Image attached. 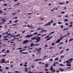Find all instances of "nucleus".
<instances>
[{
    "instance_id": "obj_49",
    "label": "nucleus",
    "mask_w": 73,
    "mask_h": 73,
    "mask_svg": "<svg viewBox=\"0 0 73 73\" xmlns=\"http://www.w3.org/2000/svg\"><path fill=\"white\" fill-rule=\"evenodd\" d=\"M46 34H44L43 35H42L41 36H46Z\"/></svg>"
},
{
    "instance_id": "obj_64",
    "label": "nucleus",
    "mask_w": 73,
    "mask_h": 73,
    "mask_svg": "<svg viewBox=\"0 0 73 73\" xmlns=\"http://www.w3.org/2000/svg\"><path fill=\"white\" fill-rule=\"evenodd\" d=\"M65 13L64 12H61V13H63V14H64V13Z\"/></svg>"
},
{
    "instance_id": "obj_50",
    "label": "nucleus",
    "mask_w": 73,
    "mask_h": 73,
    "mask_svg": "<svg viewBox=\"0 0 73 73\" xmlns=\"http://www.w3.org/2000/svg\"><path fill=\"white\" fill-rule=\"evenodd\" d=\"M44 20V18L42 19H40V20Z\"/></svg>"
},
{
    "instance_id": "obj_25",
    "label": "nucleus",
    "mask_w": 73,
    "mask_h": 73,
    "mask_svg": "<svg viewBox=\"0 0 73 73\" xmlns=\"http://www.w3.org/2000/svg\"><path fill=\"white\" fill-rule=\"evenodd\" d=\"M17 17H15V18H13V19H17Z\"/></svg>"
},
{
    "instance_id": "obj_36",
    "label": "nucleus",
    "mask_w": 73,
    "mask_h": 73,
    "mask_svg": "<svg viewBox=\"0 0 73 73\" xmlns=\"http://www.w3.org/2000/svg\"><path fill=\"white\" fill-rule=\"evenodd\" d=\"M7 4L6 3H5L3 4L4 6H7Z\"/></svg>"
},
{
    "instance_id": "obj_55",
    "label": "nucleus",
    "mask_w": 73,
    "mask_h": 73,
    "mask_svg": "<svg viewBox=\"0 0 73 73\" xmlns=\"http://www.w3.org/2000/svg\"><path fill=\"white\" fill-rule=\"evenodd\" d=\"M7 55V54H5V55H3L2 56H4V57H5V56Z\"/></svg>"
},
{
    "instance_id": "obj_3",
    "label": "nucleus",
    "mask_w": 73,
    "mask_h": 73,
    "mask_svg": "<svg viewBox=\"0 0 73 73\" xmlns=\"http://www.w3.org/2000/svg\"><path fill=\"white\" fill-rule=\"evenodd\" d=\"M53 22V20H52L50 22H49L48 23L46 24V25H44V26H47V25H51V23H52Z\"/></svg>"
},
{
    "instance_id": "obj_41",
    "label": "nucleus",
    "mask_w": 73,
    "mask_h": 73,
    "mask_svg": "<svg viewBox=\"0 0 73 73\" xmlns=\"http://www.w3.org/2000/svg\"><path fill=\"white\" fill-rule=\"evenodd\" d=\"M60 39H59V40H60V41H61V40H62V37H61L60 38Z\"/></svg>"
},
{
    "instance_id": "obj_34",
    "label": "nucleus",
    "mask_w": 73,
    "mask_h": 73,
    "mask_svg": "<svg viewBox=\"0 0 73 73\" xmlns=\"http://www.w3.org/2000/svg\"><path fill=\"white\" fill-rule=\"evenodd\" d=\"M67 36V35H66L65 36L62 37V38H64V37H66Z\"/></svg>"
},
{
    "instance_id": "obj_11",
    "label": "nucleus",
    "mask_w": 73,
    "mask_h": 73,
    "mask_svg": "<svg viewBox=\"0 0 73 73\" xmlns=\"http://www.w3.org/2000/svg\"><path fill=\"white\" fill-rule=\"evenodd\" d=\"M49 65V64H45V65H46V66H45V68H47V67H48V66H47V65Z\"/></svg>"
},
{
    "instance_id": "obj_32",
    "label": "nucleus",
    "mask_w": 73,
    "mask_h": 73,
    "mask_svg": "<svg viewBox=\"0 0 73 73\" xmlns=\"http://www.w3.org/2000/svg\"><path fill=\"white\" fill-rule=\"evenodd\" d=\"M64 21H68V19H65L64 20Z\"/></svg>"
},
{
    "instance_id": "obj_22",
    "label": "nucleus",
    "mask_w": 73,
    "mask_h": 73,
    "mask_svg": "<svg viewBox=\"0 0 73 73\" xmlns=\"http://www.w3.org/2000/svg\"><path fill=\"white\" fill-rule=\"evenodd\" d=\"M16 14H17V13L15 12L14 13H13V14H12V15H16Z\"/></svg>"
},
{
    "instance_id": "obj_8",
    "label": "nucleus",
    "mask_w": 73,
    "mask_h": 73,
    "mask_svg": "<svg viewBox=\"0 0 73 73\" xmlns=\"http://www.w3.org/2000/svg\"><path fill=\"white\" fill-rule=\"evenodd\" d=\"M53 37V36H50V37L47 38V39H46V41H49V40H50L51 38H52Z\"/></svg>"
},
{
    "instance_id": "obj_5",
    "label": "nucleus",
    "mask_w": 73,
    "mask_h": 73,
    "mask_svg": "<svg viewBox=\"0 0 73 73\" xmlns=\"http://www.w3.org/2000/svg\"><path fill=\"white\" fill-rule=\"evenodd\" d=\"M32 36H33V35L31 34L30 35H27L25 36V37L27 38H30V37H32Z\"/></svg>"
},
{
    "instance_id": "obj_60",
    "label": "nucleus",
    "mask_w": 73,
    "mask_h": 73,
    "mask_svg": "<svg viewBox=\"0 0 73 73\" xmlns=\"http://www.w3.org/2000/svg\"><path fill=\"white\" fill-rule=\"evenodd\" d=\"M40 35H41V34H38V35H37V36H40Z\"/></svg>"
},
{
    "instance_id": "obj_10",
    "label": "nucleus",
    "mask_w": 73,
    "mask_h": 73,
    "mask_svg": "<svg viewBox=\"0 0 73 73\" xmlns=\"http://www.w3.org/2000/svg\"><path fill=\"white\" fill-rule=\"evenodd\" d=\"M1 62L0 61L1 63H4L5 62V60H3V59H1Z\"/></svg>"
},
{
    "instance_id": "obj_6",
    "label": "nucleus",
    "mask_w": 73,
    "mask_h": 73,
    "mask_svg": "<svg viewBox=\"0 0 73 73\" xmlns=\"http://www.w3.org/2000/svg\"><path fill=\"white\" fill-rule=\"evenodd\" d=\"M7 18H5V19H3L1 20L2 21H3L2 22V23H5L6 21L7 20Z\"/></svg>"
},
{
    "instance_id": "obj_19",
    "label": "nucleus",
    "mask_w": 73,
    "mask_h": 73,
    "mask_svg": "<svg viewBox=\"0 0 73 73\" xmlns=\"http://www.w3.org/2000/svg\"><path fill=\"white\" fill-rule=\"evenodd\" d=\"M3 13V10H0V13Z\"/></svg>"
},
{
    "instance_id": "obj_18",
    "label": "nucleus",
    "mask_w": 73,
    "mask_h": 73,
    "mask_svg": "<svg viewBox=\"0 0 73 73\" xmlns=\"http://www.w3.org/2000/svg\"><path fill=\"white\" fill-rule=\"evenodd\" d=\"M50 70H51L52 71V70H53V68L52 67L50 68Z\"/></svg>"
},
{
    "instance_id": "obj_1",
    "label": "nucleus",
    "mask_w": 73,
    "mask_h": 73,
    "mask_svg": "<svg viewBox=\"0 0 73 73\" xmlns=\"http://www.w3.org/2000/svg\"><path fill=\"white\" fill-rule=\"evenodd\" d=\"M31 40H35L36 39V41H35V42H39L40 41V39H41V38L40 37H39L38 38H36V36H35L34 37L31 38Z\"/></svg>"
},
{
    "instance_id": "obj_62",
    "label": "nucleus",
    "mask_w": 73,
    "mask_h": 73,
    "mask_svg": "<svg viewBox=\"0 0 73 73\" xmlns=\"http://www.w3.org/2000/svg\"><path fill=\"white\" fill-rule=\"evenodd\" d=\"M73 23V22H71L70 23V24H72Z\"/></svg>"
},
{
    "instance_id": "obj_46",
    "label": "nucleus",
    "mask_w": 73,
    "mask_h": 73,
    "mask_svg": "<svg viewBox=\"0 0 73 73\" xmlns=\"http://www.w3.org/2000/svg\"><path fill=\"white\" fill-rule=\"evenodd\" d=\"M53 47H50L49 48V49H53Z\"/></svg>"
},
{
    "instance_id": "obj_59",
    "label": "nucleus",
    "mask_w": 73,
    "mask_h": 73,
    "mask_svg": "<svg viewBox=\"0 0 73 73\" xmlns=\"http://www.w3.org/2000/svg\"><path fill=\"white\" fill-rule=\"evenodd\" d=\"M12 45H13V46H15V43H14L13 44H11Z\"/></svg>"
},
{
    "instance_id": "obj_14",
    "label": "nucleus",
    "mask_w": 73,
    "mask_h": 73,
    "mask_svg": "<svg viewBox=\"0 0 73 73\" xmlns=\"http://www.w3.org/2000/svg\"><path fill=\"white\" fill-rule=\"evenodd\" d=\"M33 44H34L33 43H31L30 44V46H33Z\"/></svg>"
},
{
    "instance_id": "obj_28",
    "label": "nucleus",
    "mask_w": 73,
    "mask_h": 73,
    "mask_svg": "<svg viewBox=\"0 0 73 73\" xmlns=\"http://www.w3.org/2000/svg\"><path fill=\"white\" fill-rule=\"evenodd\" d=\"M38 61V59H36L35 60H34V61Z\"/></svg>"
},
{
    "instance_id": "obj_51",
    "label": "nucleus",
    "mask_w": 73,
    "mask_h": 73,
    "mask_svg": "<svg viewBox=\"0 0 73 73\" xmlns=\"http://www.w3.org/2000/svg\"><path fill=\"white\" fill-rule=\"evenodd\" d=\"M3 69L0 68V71H1V72H3V71L2 70H3Z\"/></svg>"
},
{
    "instance_id": "obj_27",
    "label": "nucleus",
    "mask_w": 73,
    "mask_h": 73,
    "mask_svg": "<svg viewBox=\"0 0 73 73\" xmlns=\"http://www.w3.org/2000/svg\"><path fill=\"white\" fill-rule=\"evenodd\" d=\"M60 57L61 58H62L63 57H64V55L61 56H60Z\"/></svg>"
},
{
    "instance_id": "obj_43",
    "label": "nucleus",
    "mask_w": 73,
    "mask_h": 73,
    "mask_svg": "<svg viewBox=\"0 0 73 73\" xmlns=\"http://www.w3.org/2000/svg\"><path fill=\"white\" fill-rule=\"evenodd\" d=\"M56 44V43H52V45H54Z\"/></svg>"
},
{
    "instance_id": "obj_38",
    "label": "nucleus",
    "mask_w": 73,
    "mask_h": 73,
    "mask_svg": "<svg viewBox=\"0 0 73 73\" xmlns=\"http://www.w3.org/2000/svg\"><path fill=\"white\" fill-rule=\"evenodd\" d=\"M48 37H49V35H48L47 36H46L45 37V38H48Z\"/></svg>"
},
{
    "instance_id": "obj_40",
    "label": "nucleus",
    "mask_w": 73,
    "mask_h": 73,
    "mask_svg": "<svg viewBox=\"0 0 73 73\" xmlns=\"http://www.w3.org/2000/svg\"><path fill=\"white\" fill-rule=\"evenodd\" d=\"M63 43H64V42H60V43H59V44L60 45H61V44H63Z\"/></svg>"
},
{
    "instance_id": "obj_53",
    "label": "nucleus",
    "mask_w": 73,
    "mask_h": 73,
    "mask_svg": "<svg viewBox=\"0 0 73 73\" xmlns=\"http://www.w3.org/2000/svg\"><path fill=\"white\" fill-rule=\"evenodd\" d=\"M40 43H38L36 45V46H38V45H40Z\"/></svg>"
},
{
    "instance_id": "obj_52",
    "label": "nucleus",
    "mask_w": 73,
    "mask_h": 73,
    "mask_svg": "<svg viewBox=\"0 0 73 73\" xmlns=\"http://www.w3.org/2000/svg\"><path fill=\"white\" fill-rule=\"evenodd\" d=\"M72 26H73V25H70L69 26V27H72Z\"/></svg>"
},
{
    "instance_id": "obj_57",
    "label": "nucleus",
    "mask_w": 73,
    "mask_h": 73,
    "mask_svg": "<svg viewBox=\"0 0 73 73\" xmlns=\"http://www.w3.org/2000/svg\"><path fill=\"white\" fill-rule=\"evenodd\" d=\"M42 31H44L45 32H46V31H45V30H42Z\"/></svg>"
},
{
    "instance_id": "obj_13",
    "label": "nucleus",
    "mask_w": 73,
    "mask_h": 73,
    "mask_svg": "<svg viewBox=\"0 0 73 73\" xmlns=\"http://www.w3.org/2000/svg\"><path fill=\"white\" fill-rule=\"evenodd\" d=\"M8 40L9 39H8V38H4L3 39V40H6V41H8Z\"/></svg>"
},
{
    "instance_id": "obj_58",
    "label": "nucleus",
    "mask_w": 73,
    "mask_h": 73,
    "mask_svg": "<svg viewBox=\"0 0 73 73\" xmlns=\"http://www.w3.org/2000/svg\"><path fill=\"white\" fill-rule=\"evenodd\" d=\"M9 22L10 23V24H11V23H12V21H9Z\"/></svg>"
},
{
    "instance_id": "obj_9",
    "label": "nucleus",
    "mask_w": 73,
    "mask_h": 73,
    "mask_svg": "<svg viewBox=\"0 0 73 73\" xmlns=\"http://www.w3.org/2000/svg\"><path fill=\"white\" fill-rule=\"evenodd\" d=\"M59 42H60V39H58V40L56 42V43H59Z\"/></svg>"
},
{
    "instance_id": "obj_4",
    "label": "nucleus",
    "mask_w": 73,
    "mask_h": 73,
    "mask_svg": "<svg viewBox=\"0 0 73 73\" xmlns=\"http://www.w3.org/2000/svg\"><path fill=\"white\" fill-rule=\"evenodd\" d=\"M23 42L22 43L23 44H25L28 43V42H29V40H23Z\"/></svg>"
},
{
    "instance_id": "obj_15",
    "label": "nucleus",
    "mask_w": 73,
    "mask_h": 73,
    "mask_svg": "<svg viewBox=\"0 0 73 73\" xmlns=\"http://www.w3.org/2000/svg\"><path fill=\"white\" fill-rule=\"evenodd\" d=\"M22 54H28V52H22Z\"/></svg>"
},
{
    "instance_id": "obj_54",
    "label": "nucleus",
    "mask_w": 73,
    "mask_h": 73,
    "mask_svg": "<svg viewBox=\"0 0 73 73\" xmlns=\"http://www.w3.org/2000/svg\"><path fill=\"white\" fill-rule=\"evenodd\" d=\"M37 52H38V53L39 54L40 53H41V52L39 51Z\"/></svg>"
},
{
    "instance_id": "obj_17",
    "label": "nucleus",
    "mask_w": 73,
    "mask_h": 73,
    "mask_svg": "<svg viewBox=\"0 0 73 73\" xmlns=\"http://www.w3.org/2000/svg\"><path fill=\"white\" fill-rule=\"evenodd\" d=\"M18 21V20H16L15 21V22H13V23H17V22Z\"/></svg>"
},
{
    "instance_id": "obj_48",
    "label": "nucleus",
    "mask_w": 73,
    "mask_h": 73,
    "mask_svg": "<svg viewBox=\"0 0 73 73\" xmlns=\"http://www.w3.org/2000/svg\"><path fill=\"white\" fill-rule=\"evenodd\" d=\"M23 49V48H18V49L19 50V49Z\"/></svg>"
},
{
    "instance_id": "obj_35",
    "label": "nucleus",
    "mask_w": 73,
    "mask_h": 73,
    "mask_svg": "<svg viewBox=\"0 0 73 73\" xmlns=\"http://www.w3.org/2000/svg\"><path fill=\"white\" fill-rule=\"evenodd\" d=\"M48 57V56H44L43 57V58H46V57Z\"/></svg>"
},
{
    "instance_id": "obj_29",
    "label": "nucleus",
    "mask_w": 73,
    "mask_h": 73,
    "mask_svg": "<svg viewBox=\"0 0 73 73\" xmlns=\"http://www.w3.org/2000/svg\"><path fill=\"white\" fill-rule=\"evenodd\" d=\"M6 52L7 53H9L10 52V51L9 50H6Z\"/></svg>"
},
{
    "instance_id": "obj_21",
    "label": "nucleus",
    "mask_w": 73,
    "mask_h": 73,
    "mask_svg": "<svg viewBox=\"0 0 73 73\" xmlns=\"http://www.w3.org/2000/svg\"><path fill=\"white\" fill-rule=\"evenodd\" d=\"M59 70H61V72H62V71H64V69H61V68H59Z\"/></svg>"
},
{
    "instance_id": "obj_23",
    "label": "nucleus",
    "mask_w": 73,
    "mask_h": 73,
    "mask_svg": "<svg viewBox=\"0 0 73 73\" xmlns=\"http://www.w3.org/2000/svg\"><path fill=\"white\" fill-rule=\"evenodd\" d=\"M58 60V58H55V61H57V60Z\"/></svg>"
},
{
    "instance_id": "obj_12",
    "label": "nucleus",
    "mask_w": 73,
    "mask_h": 73,
    "mask_svg": "<svg viewBox=\"0 0 73 73\" xmlns=\"http://www.w3.org/2000/svg\"><path fill=\"white\" fill-rule=\"evenodd\" d=\"M73 40V38H71L69 40V42H70V41H72Z\"/></svg>"
},
{
    "instance_id": "obj_33",
    "label": "nucleus",
    "mask_w": 73,
    "mask_h": 73,
    "mask_svg": "<svg viewBox=\"0 0 73 73\" xmlns=\"http://www.w3.org/2000/svg\"><path fill=\"white\" fill-rule=\"evenodd\" d=\"M12 35V34H11L10 33H9L7 34V36H10V35Z\"/></svg>"
},
{
    "instance_id": "obj_47",
    "label": "nucleus",
    "mask_w": 73,
    "mask_h": 73,
    "mask_svg": "<svg viewBox=\"0 0 73 73\" xmlns=\"http://www.w3.org/2000/svg\"><path fill=\"white\" fill-rule=\"evenodd\" d=\"M50 61H53V59H50Z\"/></svg>"
},
{
    "instance_id": "obj_24",
    "label": "nucleus",
    "mask_w": 73,
    "mask_h": 73,
    "mask_svg": "<svg viewBox=\"0 0 73 73\" xmlns=\"http://www.w3.org/2000/svg\"><path fill=\"white\" fill-rule=\"evenodd\" d=\"M20 4V3H17V4H15V5H14V6H15V5H19V4Z\"/></svg>"
},
{
    "instance_id": "obj_20",
    "label": "nucleus",
    "mask_w": 73,
    "mask_h": 73,
    "mask_svg": "<svg viewBox=\"0 0 73 73\" xmlns=\"http://www.w3.org/2000/svg\"><path fill=\"white\" fill-rule=\"evenodd\" d=\"M41 29H42V28H38V29H37V30H40Z\"/></svg>"
},
{
    "instance_id": "obj_16",
    "label": "nucleus",
    "mask_w": 73,
    "mask_h": 73,
    "mask_svg": "<svg viewBox=\"0 0 73 73\" xmlns=\"http://www.w3.org/2000/svg\"><path fill=\"white\" fill-rule=\"evenodd\" d=\"M59 4L60 5L62 4V5H63L64 4V3H59Z\"/></svg>"
},
{
    "instance_id": "obj_61",
    "label": "nucleus",
    "mask_w": 73,
    "mask_h": 73,
    "mask_svg": "<svg viewBox=\"0 0 73 73\" xmlns=\"http://www.w3.org/2000/svg\"><path fill=\"white\" fill-rule=\"evenodd\" d=\"M58 24H62V23H61L60 22H58Z\"/></svg>"
},
{
    "instance_id": "obj_30",
    "label": "nucleus",
    "mask_w": 73,
    "mask_h": 73,
    "mask_svg": "<svg viewBox=\"0 0 73 73\" xmlns=\"http://www.w3.org/2000/svg\"><path fill=\"white\" fill-rule=\"evenodd\" d=\"M3 38H7V37H8V36H3Z\"/></svg>"
},
{
    "instance_id": "obj_7",
    "label": "nucleus",
    "mask_w": 73,
    "mask_h": 73,
    "mask_svg": "<svg viewBox=\"0 0 73 73\" xmlns=\"http://www.w3.org/2000/svg\"><path fill=\"white\" fill-rule=\"evenodd\" d=\"M23 27H29V28H32V27H33V26H30L29 25H24L23 26Z\"/></svg>"
},
{
    "instance_id": "obj_45",
    "label": "nucleus",
    "mask_w": 73,
    "mask_h": 73,
    "mask_svg": "<svg viewBox=\"0 0 73 73\" xmlns=\"http://www.w3.org/2000/svg\"><path fill=\"white\" fill-rule=\"evenodd\" d=\"M20 36V34L17 35H16V36L17 37V36Z\"/></svg>"
},
{
    "instance_id": "obj_31",
    "label": "nucleus",
    "mask_w": 73,
    "mask_h": 73,
    "mask_svg": "<svg viewBox=\"0 0 73 73\" xmlns=\"http://www.w3.org/2000/svg\"><path fill=\"white\" fill-rule=\"evenodd\" d=\"M9 32V31H8L7 32H6L5 34L6 35H7L8 34V32Z\"/></svg>"
},
{
    "instance_id": "obj_26",
    "label": "nucleus",
    "mask_w": 73,
    "mask_h": 73,
    "mask_svg": "<svg viewBox=\"0 0 73 73\" xmlns=\"http://www.w3.org/2000/svg\"><path fill=\"white\" fill-rule=\"evenodd\" d=\"M69 29V28H67V29H64L63 30V31H66V30H68V29Z\"/></svg>"
},
{
    "instance_id": "obj_2",
    "label": "nucleus",
    "mask_w": 73,
    "mask_h": 73,
    "mask_svg": "<svg viewBox=\"0 0 73 73\" xmlns=\"http://www.w3.org/2000/svg\"><path fill=\"white\" fill-rule=\"evenodd\" d=\"M73 60V59L72 58H71L70 60H68L66 61V62H67V65L66 66H71L72 65L70 64V63L72 62V61Z\"/></svg>"
},
{
    "instance_id": "obj_39",
    "label": "nucleus",
    "mask_w": 73,
    "mask_h": 73,
    "mask_svg": "<svg viewBox=\"0 0 73 73\" xmlns=\"http://www.w3.org/2000/svg\"><path fill=\"white\" fill-rule=\"evenodd\" d=\"M5 49L3 50L2 51V52H5Z\"/></svg>"
},
{
    "instance_id": "obj_44",
    "label": "nucleus",
    "mask_w": 73,
    "mask_h": 73,
    "mask_svg": "<svg viewBox=\"0 0 73 73\" xmlns=\"http://www.w3.org/2000/svg\"><path fill=\"white\" fill-rule=\"evenodd\" d=\"M44 70L45 71H48V70L47 69V68H46Z\"/></svg>"
},
{
    "instance_id": "obj_42",
    "label": "nucleus",
    "mask_w": 73,
    "mask_h": 73,
    "mask_svg": "<svg viewBox=\"0 0 73 73\" xmlns=\"http://www.w3.org/2000/svg\"><path fill=\"white\" fill-rule=\"evenodd\" d=\"M33 35H37V33H35L33 34Z\"/></svg>"
},
{
    "instance_id": "obj_63",
    "label": "nucleus",
    "mask_w": 73,
    "mask_h": 73,
    "mask_svg": "<svg viewBox=\"0 0 73 73\" xmlns=\"http://www.w3.org/2000/svg\"><path fill=\"white\" fill-rule=\"evenodd\" d=\"M16 25H17V24H15L14 25H12V26H15Z\"/></svg>"
},
{
    "instance_id": "obj_56",
    "label": "nucleus",
    "mask_w": 73,
    "mask_h": 73,
    "mask_svg": "<svg viewBox=\"0 0 73 73\" xmlns=\"http://www.w3.org/2000/svg\"><path fill=\"white\" fill-rule=\"evenodd\" d=\"M64 52V50H62L61 51L60 53H62Z\"/></svg>"
},
{
    "instance_id": "obj_37",
    "label": "nucleus",
    "mask_w": 73,
    "mask_h": 73,
    "mask_svg": "<svg viewBox=\"0 0 73 73\" xmlns=\"http://www.w3.org/2000/svg\"><path fill=\"white\" fill-rule=\"evenodd\" d=\"M60 66H65V65H63V64H60Z\"/></svg>"
}]
</instances>
